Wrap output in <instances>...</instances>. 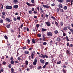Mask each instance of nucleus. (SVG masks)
Masks as SVG:
<instances>
[{"mask_svg": "<svg viewBox=\"0 0 73 73\" xmlns=\"http://www.w3.org/2000/svg\"><path fill=\"white\" fill-rule=\"evenodd\" d=\"M37 59L35 58L34 60V62H33V65L34 66H36L37 64Z\"/></svg>", "mask_w": 73, "mask_h": 73, "instance_id": "f257e3e1", "label": "nucleus"}, {"mask_svg": "<svg viewBox=\"0 0 73 73\" xmlns=\"http://www.w3.org/2000/svg\"><path fill=\"white\" fill-rule=\"evenodd\" d=\"M26 4L28 6H29V7H34L36 5V4H31V3H29L28 2H27Z\"/></svg>", "mask_w": 73, "mask_h": 73, "instance_id": "f03ea898", "label": "nucleus"}, {"mask_svg": "<svg viewBox=\"0 0 73 73\" xmlns=\"http://www.w3.org/2000/svg\"><path fill=\"white\" fill-rule=\"evenodd\" d=\"M6 8L7 9H12V7L11 6L7 5L6 6Z\"/></svg>", "mask_w": 73, "mask_h": 73, "instance_id": "7ed1b4c3", "label": "nucleus"}, {"mask_svg": "<svg viewBox=\"0 0 73 73\" xmlns=\"http://www.w3.org/2000/svg\"><path fill=\"white\" fill-rule=\"evenodd\" d=\"M47 36L49 37H52V33L51 32L47 33Z\"/></svg>", "mask_w": 73, "mask_h": 73, "instance_id": "20e7f679", "label": "nucleus"}, {"mask_svg": "<svg viewBox=\"0 0 73 73\" xmlns=\"http://www.w3.org/2000/svg\"><path fill=\"white\" fill-rule=\"evenodd\" d=\"M41 55L42 58H45V57L46 58H48V56L46 55V54H45L44 55L42 54H41Z\"/></svg>", "mask_w": 73, "mask_h": 73, "instance_id": "39448f33", "label": "nucleus"}, {"mask_svg": "<svg viewBox=\"0 0 73 73\" xmlns=\"http://www.w3.org/2000/svg\"><path fill=\"white\" fill-rule=\"evenodd\" d=\"M43 7L44 8H47L48 9V8H50V9H51V7H50V6H48V5H43Z\"/></svg>", "mask_w": 73, "mask_h": 73, "instance_id": "423d86ee", "label": "nucleus"}, {"mask_svg": "<svg viewBox=\"0 0 73 73\" xmlns=\"http://www.w3.org/2000/svg\"><path fill=\"white\" fill-rule=\"evenodd\" d=\"M45 23L46 25H47V26L48 27H50L51 25L50 23V22H45Z\"/></svg>", "mask_w": 73, "mask_h": 73, "instance_id": "0eeeda50", "label": "nucleus"}, {"mask_svg": "<svg viewBox=\"0 0 73 73\" xmlns=\"http://www.w3.org/2000/svg\"><path fill=\"white\" fill-rule=\"evenodd\" d=\"M25 64H26L25 65V68H27L28 66V61L27 60H26L25 61Z\"/></svg>", "mask_w": 73, "mask_h": 73, "instance_id": "6e6552de", "label": "nucleus"}, {"mask_svg": "<svg viewBox=\"0 0 73 73\" xmlns=\"http://www.w3.org/2000/svg\"><path fill=\"white\" fill-rule=\"evenodd\" d=\"M5 20L6 21H7L8 23H9V22H11V19H9V18H6L5 19Z\"/></svg>", "mask_w": 73, "mask_h": 73, "instance_id": "1a4fd4ad", "label": "nucleus"}, {"mask_svg": "<svg viewBox=\"0 0 73 73\" xmlns=\"http://www.w3.org/2000/svg\"><path fill=\"white\" fill-rule=\"evenodd\" d=\"M40 61L42 64H45V61L42 59H40Z\"/></svg>", "mask_w": 73, "mask_h": 73, "instance_id": "9d476101", "label": "nucleus"}, {"mask_svg": "<svg viewBox=\"0 0 73 73\" xmlns=\"http://www.w3.org/2000/svg\"><path fill=\"white\" fill-rule=\"evenodd\" d=\"M39 11L41 13H43L44 12V11L43 10L42 8L41 7L39 8Z\"/></svg>", "mask_w": 73, "mask_h": 73, "instance_id": "9b49d317", "label": "nucleus"}, {"mask_svg": "<svg viewBox=\"0 0 73 73\" xmlns=\"http://www.w3.org/2000/svg\"><path fill=\"white\" fill-rule=\"evenodd\" d=\"M58 7L59 8H62L63 7H62V5L61 3H60L58 5Z\"/></svg>", "mask_w": 73, "mask_h": 73, "instance_id": "f8f14e48", "label": "nucleus"}, {"mask_svg": "<svg viewBox=\"0 0 73 73\" xmlns=\"http://www.w3.org/2000/svg\"><path fill=\"white\" fill-rule=\"evenodd\" d=\"M3 22L4 21H3V19H2L1 18H0V23L1 24H3Z\"/></svg>", "mask_w": 73, "mask_h": 73, "instance_id": "ddd939ff", "label": "nucleus"}, {"mask_svg": "<svg viewBox=\"0 0 73 73\" xmlns=\"http://www.w3.org/2000/svg\"><path fill=\"white\" fill-rule=\"evenodd\" d=\"M66 53L67 54H70V51H69V50H66Z\"/></svg>", "mask_w": 73, "mask_h": 73, "instance_id": "4468645a", "label": "nucleus"}, {"mask_svg": "<svg viewBox=\"0 0 73 73\" xmlns=\"http://www.w3.org/2000/svg\"><path fill=\"white\" fill-rule=\"evenodd\" d=\"M58 1L59 3H63L64 2V0H58Z\"/></svg>", "mask_w": 73, "mask_h": 73, "instance_id": "2eb2a0df", "label": "nucleus"}, {"mask_svg": "<svg viewBox=\"0 0 73 73\" xmlns=\"http://www.w3.org/2000/svg\"><path fill=\"white\" fill-rule=\"evenodd\" d=\"M24 53L25 54H28L29 53V51H25Z\"/></svg>", "mask_w": 73, "mask_h": 73, "instance_id": "dca6fc26", "label": "nucleus"}, {"mask_svg": "<svg viewBox=\"0 0 73 73\" xmlns=\"http://www.w3.org/2000/svg\"><path fill=\"white\" fill-rule=\"evenodd\" d=\"M13 2L14 4H17L18 3V1L17 0H14Z\"/></svg>", "mask_w": 73, "mask_h": 73, "instance_id": "f3484780", "label": "nucleus"}, {"mask_svg": "<svg viewBox=\"0 0 73 73\" xmlns=\"http://www.w3.org/2000/svg\"><path fill=\"white\" fill-rule=\"evenodd\" d=\"M19 6L17 5H14L13 6V8H15V9H17L18 7Z\"/></svg>", "mask_w": 73, "mask_h": 73, "instance_id": "a211bd4d", "label": "nucleus"}, {"mask_svg": "<svg viewBox=\"0 0 73 73\" xmlns=\"http://www.w3.org/2000/svg\"><path fill=\"white\" fill-rule=\"evenodd\" d=\"M10 63L11 64H14L15 62H14L13 60H12L11 61Z\"/></svg>", "mask_w": 73, "mask_h": 73, "instance_id": "6ab92c4d", "label": "nucleus"}, {"mask_svg": "<svg viewBox=\"0 0 73 73\" xmlns=\"http://www.w3.org/2000/svg\"><path fill=\"white\" fill-rule=\"evenodd\" d=\"M4 71V69L2 68L0 69V73H1L2 72H3V71Z\"/></svg>", "mask_w": 73, "mask_h": 73, "instance_id": "aec40b11", "label": "nucleus"}, {"mask_svg": "<svg viewBox=\"0 0 73 73\" xmlns=\"http://www.w3.org/2000/svg\"><path fill=\"white\" fill-rule=\"evenodd\" d=\"M32 44H33V43H36V42L35 41V40L34 39H32Z\"/></svg>", "mask_w": 73, "mask_h": 73, "instance_id": "412c9836", "label": "nucleus"}, {"mask_svg": "<svg viewBox=\"0 0 73 73\" xmlns=\"http://www.w3.org/2000/svg\"><path fill=\"white\" fill-rule=\"evenodd\" d=\"M57 40L58 42H59V41H61V38L59 37H58L57 39Z\"/></svg>", "mask_w": 73, "mask_h": 73, "instance_id": "4be33fe9", "label": "nucleus"}, {"mask_svg": "<svg viewBox=\"0 0 73 73\" xmlns=\"http://www.w3.org/2000/svg\"><path fill=\"white\" fill-rule=\"evenodd\" d=\"M39 27L40 24H37L36 26V27L37 28V29H38Z\"/></svg>", "mask_w": 73, "mask_h": 73, "instance_id": "5701e85b", "label": "nucleus"}, {"mask_svg": "<svg viewBox=\"0 0 73 73\" xmlns=\"http://www.w3.org/2000/svg\"><path fill=\"white\" fill-rule=\"evenodd\" d=\"M60 12L61 13L62 12H64V10L63 9H61L60 8Z\"/></svg>", "mask_w": 73, "mask_h": 73, "instance_id": "b1692460", "label": "nucleus"}, {"mask_svg": "<svg viewBox=\"0 0 73 73\" xmlns=\"http://www.w3.org/2000/svg\"><path fill=\"white\" fill-rule=\"evenodd\" d=\"M5 15H2L1 17L2 18V19H5Z\"/></svg>", "mask_w": 73, "mask_h": 73, "instance_id": "393cba45", "label": "nucleus"}, {"mask_svg": "<svg viewBox=\"0 0 73 73\" xmlns=\"http://www.w3.org/2000/svg\"><path fill=\"white\" fill-rule=\"evenodd\" d=\"M27 42L28 44H30V40H29V39H28L27 40Z\"/></svg>", "mask_w": 73, "mask_h": 73, "instance_id": "a878e982", "label": "nucleus"}, {"mask_svg": "<svg viewBox=\"0 0 73 73\" xmlns=\"http://www.w3.org/2000/svg\"><path fill=\"white\" fill-rule=\"evenodd\" d=\"M35 55H33V54H31V58H32V59H33V57H35Z\"/></svg>", "mask_w": 73, "mask_h": 73, "instance_id": "bb28decb", "label": "nucleus"}, {"mask_svg": "<svg viewBox=\"0 0 73 73\" xmlns=\"http://www.w3.org/2000/svg\"><path fill=\"white\" fill-rule=\"evenodd\" d=\"M66 30H67V27H64L63 28V30L66 31Z\"/></svg>", "mask_w": 73, "mask_h": 73, "instance_id": "cd10ccee", "label": "nucleus"}, {"mask_svg": "<svg viewBox=\"0 0 73 73\" xmlns=\"http://www.w3.org/2000/svg\"><path fill=\"white\" fill-rule=\"evenodd\" d=\"M6 27L7 28H9L11 27V25H7L6 26Z\"/></svg>", "mask_w": 73, "mask_h": 73, "instance_id": "c85d7f7f", "label": "nucleus"}, {"mask_svg": "<svg viewBox=\"0 0 73 73\" xmlns=\"http://www.w3.org/2000/svg\"><path fill=\"white\" fill-rule=\"evenodd\" d=\"M62 70L64 72V73H66V70H65L64 69H63Z\"/></svg>", "mask_w": 73, "mask_h": 73, "instance_id": "c756f323", "label": "nucleus"}, {"mask_svg": "<svg viewBox=\"0 0 73 73\" xmlns=\"http://www.w3.org/2000/svg\"><path fill=\"white\" fill-rule=\"evenodd\" d=\"M67 9L68 7H67L66 6H64L63 8V9H64V10H66Z\"/></svg>", "mask_w": 73, "mask_h": 73, "instance_id": "7c9ffc66", "label": "nucleus"}, {"mask_svg": "<svg viewBox=\"0 0 73 73\" xmlns=\"http://www.w3.org/2000/svg\"><path fill=\"white\" fill-rule=\"evenodd\" d=\"M56 11H57L58 12H60V8H56Z\"/></svg>", "mask_w": 73, "mask_h": 73, "instance_id": "2f4dec72", "label": "nucleus"}, {"mask_svg": "<svg viewBox=\"0 0 73 73\" xmlns=\"http://www.w3.org/2000/svg\"><path fill=\"white\" fill-rule=\"evenodd\" d=\"M35 53H36V52L35 51H33L32 52H31V54L34 55H35Z\"/></svg>", "mask_w": 73, "mask_h": 73, "instance_id": "473e14b6", "label": "nucleus"}, {"mask_svg": "<svg viewBox=\"0 0 73 73\" xmlns=\"http://www.w3.org/2000/svg\"><path fill=\"white\" fill-rule=\"evenodd\" d=\"M54 32L55 34H57L58 31L57 30H56L54 31Z\"/></svg>", "mask_w": 73, "mask_h": 73, "instance_id": "72a5a7b5", "label": "nucleus"}, {"mask_svg": "<svg viewBox=\"0 0 73 73\" xmlns=\"http://www.w3.org/2000/svg\"><path fill=\"white\" fill-rule=\"evenodd\" d=\"M42 41H46V40H45V38L43 37L42 39Z\"/></svg>", "mask_w": 73, "mask_h": 73, "instance_id": "f704fd0d", "label": "nucleus"}, {"mask_svg": "<svg viewBox=\"0 0 73 73\" xmlns=\"http://www.w3.org/2000/svg\"><path fill=\"white\" fill-rule=\"evenodd\" d=\"M51 18L53 19L54 20L56 19V18H55V17H53V16H52L51 17Z\"/></svg>", "mask_w": 73, "mask_h": 73, "instance_id": "c9c22d12", "label": "nucleus"}, {"mask_svg": "<svg viewBox=\"0 0 73 73\" xmlns=\"http://www.w3.org/2000/svg\"><path fill=\"white\" fill-rule=\"evenodd\" d=\"M29 13L30 14H33V12H32V11L31 10L29 11Z\"/></svg>", "mask_w": 73, "mask_h": 73, "instance_id": "e433bc0d", "label": "nucleus"}, {"mask_svg": "<svg viewBox=\"0 0 73 73\" xmlns=\"http://www.w3.org/2000/svg\"><path fill=\"white\" fill-rule=\"evenodd\" d=\"M42 30L43 31V32H45L46 31V29L44 28H42Z\"/></svg>", "mask_w": 73, "mask_h": 73, "instance_id": "4c0bfd02", "label": "nucleus"}, {"mask_svg": "<svg viewBox=\"0 0 73 73\" xmlns=\"http://www.w3.org/2000/svg\"><path fill=\"white\" fill-rule=\"evenodd\" d=\"M37 12V10H35L34 11L33 13L34 14H36Z\"/></svg>", "mask_w": 73, "mask_h": 73, "instance_id": "58836bf2", "label": "nucleus"}, {"mask_svg": "<svg viewBox=\"0 0 73 73\" xmlns=\"http://www.w3.org/2000/svg\"><path fill=\"white\" fill-rule=\"evenodd\" d=\"M61 61H58L57 62V64H61Z\"/></svg>", "mask_w": 73, "mask_h": 73, "instance_id": "ea45409f", "label": "nucleus"}, {"mask_svg": "<svg viewBox=\"0 0 73 73\" xmlns=\"http://www.w3.org/2000/svg\"><path fill=\"white\" fill-rule=\"evenodd\" d=\"M41 66H40L38 67L37 68V69H38V70H39V69H41Z\"/></svg>", "mask_w": 73, "mask_h": 73, "instance_id": "a19ab883", "label": "nucleus"}, {"mask_svg": "<svg viewBox=\"0 0 73 73\" xmlns=\"http://www.w3.org/2000/svg\"><path fill=\"white\" fill-rule=\"evenodd\" d=\"M13 20L14 21H16L17 20V18H16V17L14 18L13 19Z\"/></svg>", "mask_w": 73, "mask_h": 73, "instance_id": "79ce46f5", "label": "nucleus"}, {"mask_svg": "<svg viewBox=\"0 0 73 73\" xmlns=\"http://www.w3.org/2000/svg\"><path fill=\"white\" fill-rule=\"evenodd\" d=\"M11 70L12 73H14V69L13 68H11Z\"/></svg>", "mask_w": 73, "mask_h": 73, "instance_id": "37998d69", "label": "nucleus"}, {"mask_svg": "<svg viewBox=\"0 0 73 73\" xmlns=\"http://www.w3.org/2000/svg\"><path fill=\"white\" fill-rule=\"evenodd\" d=\"M17 20H20V17L17 16Z\"/></svg>", "mask_w": 73, "mask_h": 73, "instance_id": "c03bdc74", "label": "nucleus"}, {"mask_svg": "<svg viewBox=\"0 0 73 73\" xmlns=\"http://www.w3.org/2000/svg\"><path fill=\"white\" fill-rule=\"evenodd\" d=\"M66 40H67V41H70L69 39L68 36H66Z\"/></svg>", "mask_w": 73, "mask_h": 73, "instance_id": "a18cd8bd", "label": "nucleus"}, {"mask_svg": "<svg viewBox=\"0 0 73 73\" xmlns=\"http://www.w3.org/2000/svg\"><path fill=\"white\" fill-rule=\"evenodd\" d=\"M30 68V69H32V68H34V66H32V65H30L29 66Z\"/></svg>", "mask_w": 73, "mask_h": 73, "instance_id": "49530a36", "label": "nucleus"}, {"mask_svg": "<svg viewBox=\"0 0 73 73\" xmlns=\"http://www.w3.org/2000/svg\"><path fill=\"white\" fill-rule=\"evenodd\" d=\"M37 36L38 37H41V34H37Z\"/></svg>", "mask_w": 73, "mask_h": 73, "instance_id": "de8ad7c7", "label": "nucleus"}, {"mask_svg": "<svg viewBox=\"0 0 73 73\" xmlns=\"http://www.w3.org/2000/svg\"><path fill=\"white\" fill-rule=\"evenodd\" d=\"M59 57L60 58H62V57H63V56H62V55L60 54V55L59 56Z\"/></svg>", "mask_w": 73, "mask_h": 73, "instance_id": "09e8293b", "label": "nucleus"}, {"mask_svg": "<svg viewBox=\"0 0 73 73\" xmlns=\"http://www.w3.org/2000/svg\"><path fill=\"white\" fill-rule=\"evenodd\" d=\"M47 44V43L46 42H44L43 43V45H46Z\"/></svg>", "mask_w": 73, "mask_h": 73, "instance_id": "8fccbe9b", "label": "nucleus"}, {"mask_svg": "<svg viewBox=\"0 0 73 73\" xmlns=\"http://www.w3.org/2000/svg\"><path fill=\"white\" fill-rule=\"evenodd\" d=\"M17 60H19V61H21V58L19 57L17 58Z\"/></svg>", "mask_w": 73, "mask_h": 73, "instance_id": "3c124183", "label": "nucleus"}, {"mask_svg": "<svg viewBox=\"0 0 73 73\" xmlns=\"http://www.w3.org/2000/svg\"><path fill=\"white\" fill-rule=\"evenodd\" d=\"M4 38L6 40H7V39H8V37H7V36L6 35L4 36Z\"/></svg>", "mask_w": 73, "mask_h": 73, "instance_id": "603ef678", "label": "nucleus"}, {"mask_svg": "<svg viewBox=\"0 0 73 73\" xmlns=\"http://www.w3.org/2000/svg\"><path fill=\"white\" fill-rule=\"evenodd\" d=\"M70 31L72 32V35H73V29H70Z\"/></svg>", "mask_w": 73, "mask_h": 73, "instance_id": "864d4df0", "label": "nucleus"}, {"mask_svg": "<svg viewBox=\"0 0 73 73\" xmlns=\"http://www.w3.org/2000/svg\"><path fill=\"white\" fill-rule=\"evenodd\" d=\"M2 15H5V13L4 12H3L2 13Z\"/></svg>", "mask_w": 73, "mask_h": 73, "instance_id": "5fc2aeb1", "label": "nucleus"}, {"mask_svg": "<svg viewBox=\"0 0 73 73\" xmlns=\"http://www.w3.org/2000/svg\"><path fill=\"white\" fill-rule=\"evenodd\" d=\"M55 25H56V26H58V23L56 21H55Z\"/></svg>", "mask_w": 73, "mask_h": 73, "instance_id": "6e6d98bb", "label": "nucleus"}, {"mask_svg": "<svg viewBox=\"0 0 73 73\" xmlns=\"http://www.w3.org/2000/svg\"><path fill=\"white\" fill-rule=\"evenodd\" d=\"M68 29L70 30V31L71 29H70V26H68Z\"/></svg>", "mask_w": 73, "mask_h": 73, "instance_id": "4d7b16f0", "label": "nucleus"}, {"mask_svg": "<svg viewBox=\"0 0 73 73\" xmlns=\"http://www.w3.org/2000/svg\"><path fill=\"white\" fill-rule=\"evenodd\" d=\"M27 48V46H24L23 47V50H24L25 49Z\"/></svg>", "mask_w": 73, "mask_h": 73, "instance_id": "13d9d810", "label": "nucleus"}, {"mask_svg": "<svg viewBox=\"0 0 73 73\" xmlns=\"http://www.w3.org/2000/svg\"><path fill=\"white\" fill-rule=\"evenodd\" d=\"M66 3H68V2H70V0H66Z\"/></svg>", "mask_w": 73, "mask_h": 73, "instance_id": "bf43d9fd", "label": "nucleus"}, {"mask_svg": "<svg viewBox=\"0 0 73 73\" xmlns=\"http://www.w3.org/2000/svg\"><path fill=\"white\" fill-rule=\"evenodd\" d=\"M3 65H6V62L5 61L3 62V63H2Z\"/></svg>", "mask_w": 73, "mask_h": 73, "instance_id": "052dcab7", "label": "nucleus"}, {"mask_svg": "<svg viewBox=\"0 0 73 73\" xmlns=\"http://www.w3.org/2000/svg\"><path fill=\"white\" fill-rule=\"evenodd\" d=\"M31 1L32 4H34L35 3V1L34 0H31Z\"/></svg>", "mask_w": 73, "mask_h": 73, "instance_id": "680f3d73", "label": "nucleus"}, {"mask_svg": "<svg viewBox=\"0 0 73 73\" xmlns=\"http://www.w3.org/2000/svg\"><path fill=\"white\" fill-rule=\"evenodd\" d=\"M8 66L9 68H11L12 67V65H11V64H9Z\"/></svg>", "mask_w": 73, "mask_h": 73, "instance_id": "e2e57ef3", "label": "nucleus"}, {"mask_svg": "<svg viewBox=\"0 0 73 73\" xmlns=\"http://www.w3.org/2000/svg\"><path fill=\"white\" fill-rule=\"evenodd\" d=\"M63 36H66V33H63Z\"/></svg>", "mask_w": 73, "mask_h": 73, "instance_id": "0e129e2a", "label": "nucleus"}, {"mask_svg": "<svg viewBox=\"0 0 73 73\" xmlns=\"http://www.w3.org/2000/svg\"><path fill=\"white\" fill-rule=\"evenodd\" d=\"M23 26H24V25H23V24H22L21 25L20 28H21V29H22V27H23Z\"/></svg>", "mask_w": 73, "mask_h": 73, "instance_id": "69168bd1", "label": "nucleus"}, {"mask_svg": "<svg viewBox=\"0 0 73 73\" xmlns=\"http://www.w3.org/2000/svg\"><path fill=\"white\" fill-rule=\"evenodd\" d=\"M60 24L61 26H62V25H63V22H60Z\"/></svg>", "mask_w": 73, "mask_h": 73, "instance_id": "338daca9", "label": "nucleus"}, {"mask_svg": "<svg viewBox=\"0 0 73 73\" xmlns=\"http://www.w3.org/2000/svg\"><path fill=\"white\" fill-rule=\"evenodd\" d=\"M63 67L64 68H65V69H66V68H67L66 66L65 65H63Z\"/></svg>", "mask_w": 73, "mask_h": 73, "instance_id": "774afa93", "label": "nucleus"}]
</instances>
